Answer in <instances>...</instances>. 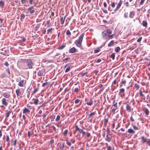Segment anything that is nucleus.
<instances>
[{"label":"nucleus","instance_id":"obj_7","mask_svg":"<svg viewBox=\"0 0 150 150\" xmlns=\"http://www.w3.org/2000/svg\"><path fill=\"white\" fill-rule=\"evenodd\" d=\"M123 87H120V89L119 90V94H121V96H124L125 95L124 92L125 91V89L122 88Z\"/></svg>","mask_w":150,"mask_h":150},{"label":"nucleus","instance_id":"obj_27","mask_svg":"<svg viewBox=\"0 0 150 150\" xmlns=\"http://www.w3.org/2000/svg\"><path fill=\"white\" fill-rule=\"evenodd\" d=\"M4 2L2 1H0V6L1 7H4Z\"/></svg>","mask_w":150,"mask_h":150},{"label":"nucleus","instance_id":"obj_44","mask_svg":"<svg viewBox=\"0 0 150 150\" xmlns=\"http://www.w3.org/2000/svg\"><path fill=\"white\" fill-rule=\"evenodd\" d=\"M147 144L150 146V139H148L146 142Z\"/></svg>","mask_w":150,"mask_h":150},{"label":"nucleus","instance_id":"obj_25","mask_svg":"<svg viewBox=\"0 0 150 150\" xmlns=\"http://www.w3.org/2000/svg\"><path fill=\"white\" fill-rule=\"evenodd\" d=\"M40 24H37L35 27L34 29L35 31L37 30L40 27Z\"/></svg>","mask_w":150,"mask_h":150},{"label":"nucleus","instance_id":"obj_41","mask_svg":"<svg viewBox=\"0 0 150 150\" xmlns=\"http://www.w3.org/2000/svg\"><path fill=\"white\" fill-rule=\"evenodd\" d=\"M108 122V119H105L104 121V125L105 126H106Z\"/></svg>","mask_w":150,"mask_h":150},{"label":"nucleus","instance_id":"obj_50","mask_svg":"<svg viewBox=\"0 0 150 150\" xmlns=\"http://www.w3.org/2000/svg\"><path fill=\"white\" fill-rule=\"evenodd\" d=\"M26 106L29 110H31V107L29 104H27Z\"/></svg>","mask_w":150,"mask_h":150},{"label":"nucleus","instance_id":"obj_31","mask_svg":"<svg viewBox=\"0 0 150 150\" xmlns=\"http://www.w3.org/2000/svg\"><path fill=\"white\" fill-rule=\"evenodd\" d=\"M120 48L119 47H117L115 48V51L116 52H118L120 51Z\"/></svg>","mask_w":150,"mask_h":150},{"label":"nucleus","instance_id":"obj_48","mask_svg":"<svg viewBox=\"0 0 150 150\" xmlns=\"http://www.w3.org/2000/svg\"><path fill=\"white\" fill-rule=\"evenodd\" d=\"M60 116L59 115H57L56 119H55L56 121H58L60 119Z\"/></svg>","mask_w":150,"mask_h":150},{"label":"nucleus","instance_id":"obj_20","mask_svg":"<svg viewBox=\"0 0 150 150\" xmlns=\"http://www.w3.org/2000/svg\"><path fill=\"white\" fill-rule=\"evenodd\" d=\"M30 112V110L28 109H27L26 108H25L23 110V113H24L26 112L29 113Z\"/></svg>","mask_w":150,"mask_h":150},{"label":"nucleus","instance_id":"obj_54","mask_svg":"<svg viewBox=\"0 0 150 150\" xmlns=\"http://www.w3.org/2000/svg\"><path fill=\"white\" fill-rule=\"evenodd\" d=\"M46 113V114H44L42 115L43 118H44L45 117L46 115L48 113V112L47 111Z\"/></svg>","mask_w":150,"mask_h":150},{"label":"nucleus","instance_id":"obj_45","mask_svg":"<svg viewBox=\"0 0 150 150\" xmlns=\"http://www.w3.org/2000/svg\"><path fill=\"white\" fill-rule=\"evenodd\" d=\"M70 67H67L65 70V72H67L69 71L70 70Z\"/></svg>","mask_w":150,"mask_h":150},{"label":"nucleus","instance_id":"obj_2","mask_svg":"<svg viewBox=\"0 0 150 150\" xmlns=\"http://www.w3.org/2000/svg\"><path fill=\"white\" fill-rule=\"evenodd\" d=\"M84 34L82 33L81 34L79 38L76 40L74 42L76 46L78 47H80L81 46V43L83 40Z\"/></svg>","mask_w":150,"mask_h":150},{"label":"nucleus","instance_id":"obj_34","mask_svg":"<svg viewBox=\"0 0 150 150\" xmlns=\"http://www.w3.org/2000/svg\"><path fill=\"white\" fill-rule=\"evenodd\" d=\"M115 54L114 53H112L110 55V57L112 58V59L114 60L115 59Z\"/></svg>","mask_w":150,"mask_h":150},{"label":"nucleus","instance_id":"obj_10","mask_svg":"<svg viewBox=\"0 0 150 150\" xmlns=\"http://www.w3.org/2000/svg\"><path fill=\"white\" fill-rule=\"evenodd\" d=\"M24 80H21L18 83V85L20 87H23L24 86L25 83H24Z\"/></svg>","mask_w":150,"mask_h":150},{"label":"nucleus","instance_id":"obj_16","mask_svg":"<svg viewBox=\"0 0 150 150\" xmlns=\"http://www.w3.org/2000/svg\"><path fill=\"white\" fill-rule=\"evenodd\" d=\"M65 143L63 142L60 144L59 147L60 149L62 150L65 147Z\"/></svg>","mask_w":150,"mask_h":150},{"label":"nucleus","instance_id":"obj_57","mask_svg":"<svg viewBox=\"0 0 150 150\" xmlns=\"http://www.w3.org/2000/svg\"><path fill=\"white\" fill-rule=\"evenodd\" d=\"M70 59V58L69 57H67V58H65V59H63L62 61L63 62H64L66 60H67Z\"/></svg>","mask_w":150,"mask_h":150},{"label":"nucleus","instance_id":"obj_22","mask_svg":"<svg viewBox=\"0 0 150 150\" xmlns=\"http://www.w3.org/2000/svg\"><path fill=\"white\" fill-rule=\"evenodd\" d=\"M128 132L129 133L131 134H134L135 133V131L132 129H129L128 130Z\"/></svg>","mask_w":150,"mask_h":150},{"label":"nucleus","instance_id":"obj_35","mask_svg":"<svg viewBox=\"0 0 150 150\" xmlns=\"http://www.w3.org/2000/svg\"><path fill=\"white\" fill-rule=\"evenodd\" d=\"M66 35L68 36H70L71 35V33L69 30H68L66 32Z\"/></svg>","mask_w":150,"mask_h":150},{"label":"nucleus","instance_id":"obj_43","mask_svg":"<svg viewBox=\"0 0 150 150\" xmlns=\"http://www.w3.org/2000/svg\"><path fill=\"white\" fill-rule=\"evenodd\" d=\"M115 3L114 2H112L111 3V6L112 8H114L115 6Z\"/></svg>","mask_w":150,"mask_h":150},{"label":"nucleus","instance_id":"obj_37","mask_svg":"<svg viewBox=\"0 0 150 150\" xmlns=\"http://www.w3.org/2000/svg\"><path fill=\"white\" fill-rule=\"evenodd\" d=\"M65 47V45H62L59 46V47H58L57 48V49H58L59 50H62L63 48H64Z\"/></svg>","mask_w":150,"mask_h":150},{"label":"nucleus","instance_id":"obj_33","mask_svg":"<svg viewBox=\"0 0 150 150\" xmlns=\"http://www.w3.org/2000/svg\"><path fill=\"white\" fill-rule=\"evenodd\" d=\"M53 29L52 28L48 29L47 30V34H49V33H52V31Z\"/></svg>","mask_w":150,"mask_h":150},{"label":"nucleus","instance_id":"obj_28","mask_svg":"<svg viewBox=\"0 0 150 150\" xmlns=\"http://www.w3.org/2000/svg\"><path fill=\"white\" fill-rule=\"evenodd\" d=\"M134 88H136V90H138L140 88V86L139 85L136 83L134 84Z\"/></svg>","mask_w":150,"mask_h":150},{"label":"nucleus","instance_id":"obj_4","mask_svg":"<svg viewBox=\"0 0 150 150\" xmlns=\"http://www.w3.org/2000/svg\"><path fill=\"white\" fill-rule=\"evenodd\" d=\"M8 100H6L5 98H3L1 100L2 104L5 106H6L8 104Z\"/></svg>","mask_w":150,"mask_h":150},{"label":"nucleus","instance_id":"obj_62","mask_svg":"<svg viewBox=\"0 0 150 150\" xmlns=\"http://www.w3.org/2000/svg\"><path fill=\"white\" fill-rule=\"evenodd\" d=\"M25 16L23 14H22L21 15V18L22 19H24L25 18Z\"/></svg>","mask_w":150,"mask_h":150},{"label":"nucleus","instance_id":"obj_3","mask_svg":"<svg viewBox=\"0 0 150 150\" xmlns=\"http://www.w3.org/2000/svg\"><path fill=\"white\" fill-rule=\"evenodd\" d=\"M122 0H120L119 3H118L116 8L114 10V13H115L116 11L119 10L122 4Z\"/></svg>","mask_w":150,"mask_h":150},{"label":"nucleus","instance_id":"obj_46","mask_svg":"<svg viewBox=\"0 0 150 150\" xmlns=\"http://www.w3.org/2000/svg\"><path fill=\"white\" fill-rule=\"evenodd\" d=\"M38 88L35 89L32 95L35 94L36 92L38 91Z\"/></svg>","mask_w":150,"mask_h":150},{"label":"nucleus","instance_id":"obj_56","mask_svg":"<svg viewBox=\"0 0 150 150\" xmlns=\"http://www.w3.org/2000/svg\"><path fill=\"white\" fill-rule=\"evenodd\" d=\"M145 0H141L140 4L141 5H142L144 3Z\"/></svg>","mask_w":150,"mask_h":150},{"label":"nucleus","instance_id":"obj_42","mask_svg":"<svg viewBox=\"0 0 150 150\" xmlns=\"http://www.w3.org/2000/svg\"><path fill=\"white\" fill-rule=\"evenodd\" d=\"M95 114V112H91L89 115V117L90 118L91 117H92L93 115H94Z\"/></svg>","mask_w":150,"mask_h":150},{"label":"nucleus","instance_id":"obj_24","mask_svg":"<svg viewBox=\"0 0 150 150\" xmlns=\"http://www.w3.org/2000/svg\"><path fill=\"white\" fill-rule=\"evenodd\" d=\"M139 95L140 96L143 97V98H142V99H144V100L145 99V96L144 94H143L142 91H141V90H140L139 91Z\"/></svg>","mask_w":150,"mask_h":150},{"label":"nucleus","instance_id":"obj_32","mask_svg":"<svg viewBox=\"0 0 150 150\" xmlns=\"http://www.w3.org/2000/svg\"><path fill=\"white\" fill-rule=\"evenodd\" d=\"M147 25V22L145 21H143L142 22V25L144 27H146Z\"/></svg>","mask_w":150,"mask_h":150},{"label":"nucleus","instance_id":"obj_47","mask_svg":"<svg viewBox=\"0 0 150 150\" xmlns=\"http://www.w3.org/2000/svg\"><path fill=\"white\" fill-rule=\"evenodd\" d=\"M80 101V100L79 99H76L75 100V103L76 104H77Z\"/></svg>","mask_w":150,"mask_h":150},{"label":"nucleus","instance_id":"obj_19","mask_svg":"<svg viewBox=\"0 0 150 150\" xmlns=\"http://www.w3.org/2000/svg\"><path fill=\"white\" fill-rule=\"evenodd\" d=\"M140 138L142 140V142L143 143H144L146 142L147 139L145 138L144 137H141Z\"/></svg>","mask_w":150,"mask_h":150},{"label":"nucleus","instance_id":"obj_26","mask_svg":"<svg viewBox=\"0 0 150 150\" xmlns=\"http://www.w3.org/2000/svg\"><path fill=\"white\" fill-rule=\"evenodd\" d=\"M134 12L133 11H131L130 12L129 17L130 18H132L134 16Z\"/></svg>","mask_w":150,"mask_h":150},{"label":"nucleus","instance_id":"obj_21","mask_svg":"<svg viewBox=\"0 0 150 150\" xmlns=\"http://www.w3.org/2000/svg\"><path fill=\"white\" fill-rule=\"evenodd\" d=\"M93 100L92 98H91L90 101L89 102H88L86 103V104L88 105L91 106L93 105Z\"/></svg>","mask_w":150,"mask_h":150},{"label":"nucleus","instance_id":"obj_17","mask_svg":"<svg viewBox=\"0 0 150 150\" xmlns=\"http://www.w3.org/2000/svg\"><path fill=\"white\" fill-rule=\"evenodd\" d=\"M143 110L145 113L146 115L147 116L149 115V111L147 108H144Z\"/></svg>","mask_w":150,"mask_h":150},{"label":"nucleus","instance_id":"obj_49","mask_svg":"<svg viewBox=\"0 0 150 150\" xmlns=\"http://www.w3.org/2000/svg\"><path fill=\"white\" fill-rule=\"evenodd\" d=\"M107 150H112V147L110 146H107Z\"/></svg>","mask_w":150,"mask_h":150},{"label":"nucleus","instance_id":"obj_64","mask_svg":"<svg viewBox=\"0 0 150 150\" xmlns=\"http://www.w3.org/2000/svg\"><path fill=\"white\" fill-rule=\"evenodd\" d=\"M54 142V139H52L50 141V143H51V144H52Z\"/></svg>","mask_w":150,"mask_h":150},{"label":"nucleus","instance_id":"obj_40","mask_svg":"<svg viewBox=\"0 0 150 150\" xmlns=\"http://www.w3.org/2000/svg\"><path fill=\"white\" fill-rule=\"evenodd\" d=\"M68 131L67 129H66L63 132V134L64 136H66L68 133Z\"/></svg>","mask_w":150,"mask_h":150},{"label":"nucleus","instance_id":"obj_60","mask_svg":"<svg viewBox=\"0 0 150 150\" xmlns=\"http://www.w3.org/2000/svg\"><path fill=\"white\" fill-rule=\"evenodd\" d=\"M133 128L134 130H137L139 129L138 128L135 126H133Z\"/></svg>","mask_w":150,"mask_h":150},{"label":"nucleus","instance_id":"obj_11","mask_svg":"<svg viewBox=\"0 0 150 150\" xmlns=\"http://www.w3.org/2000/svg\"><path fill=\"white\" fill-rule=\"evenodd\" d=\"M126 83V80H122L120 82V87H123V85L124 86H125V84Z\"/></svg>","mask_w":150,"mask_h":150},{"label":"nucleus","instance_id":"obj_58","mask_svg":"<svg viewBox=\"0 0 150 150\" xmlns=\"http://www.w3.org/2000/svg\"><path fill=\"white\" fill-rule=\"evenodd\" d=\"M75 128L76 129V131L79 130L80 129L78 127V126L77 125H76L75 126Z\"/></svg>","mask_w":150,"mask_h":150},{"label":"nucleus","instance_id":"obj_53","mask_svg":"<svg viewBox=\"0 0 150 150\" xmlns=\"http://www.w3.org/2000/svg\"><path fill=\"white\" fill-rule=\"evenodd\" d=\"M142 37H139L137 40V42H140V41H141V40L142 39Z\"/></svg>","mask_w":150,"mask_h":150},{"label":"nucleus","instance_id":"obj_39","mask_svg":"<svg viewBox=\"0 0 150 150\" xmlns=\"http://www.w3.org/2000/svg\"><path fill=\"white\" fill-rule=\"evenodd\" d=\"M106 33H107L110 34L112 33V30H111L108 29L106 30Z\"/></svg>","mask_w":150,"mask_h":150},{"label":"nucleus","instance_id":"obj_59","mask_svg":"<svg viewBox=\"0 0 150 150\" xmlns=\"http://www.w3.org/2000/svg\"><path fill=\"white\" fill-rule=\"evenodd\" d=\"M127 13H125L124 14V17L125 18H127Z\"/></svg>","mask_w":150,"mask_h":150},{"label":"nucleus","instance_id":"obj_14","mask_svg":"<svg viewBox=\"0 0 150 150\" xmlns=\"http://www.w3.org/2000/svg\"><path fill=\"white\" fill-rule=\"evenodd\" d=\"M16 93L17 97L19 96L21 94L20 89L19 88H18L16 89Z\"/></svg>","mask_w":150,"mask_h":150},{"label":"nucleus","instance_id":"obj_55","mask_svg":"<svg viewBox=\"0 0 150 150\" xmlns=\"http://www.w3.org/2000/svg\"><path fill=\"white\" fill-rule=\"evenodd\" d=\"M86 134H87V137H88L91 136V134H90V133H89V132H87L86 133Z\"/></svg>","mask_w":150,"mask_h":150},{"label":"nucleus","instance_id":"obj_61","mask_svg":"<svg viewBox=\"0 0 150 150\" xmlns=\"http://www.w3.org/2000/svg\"><path fill=\"white\" fill-rule=\"evenodd\" d=\"M125 6L126 7H128L129 6V3L128 2H126L125 3Z\"/></svg>","mask_w":150,"mask_h":150},{"label":"nucleus","instance_id":"obj_12","mask_svg":"<svg viewBox=\"0 0 150 150\" xmlns=\"http://www.w3.org/2000/svg\"><path fill=\"white\" fill-rule=\"evenodd\" d=\"M66 17V16H64V18H63V17H60V21L61 22V24H62L63 25L64 24V21Z\"/></svg>","mask_w":150,"mask_h":150},{"label":"nucleus","instance_id":"obj_38","mask_svg":"<svg viewBox=\"0 0 150 150\" xmlns=\"http://www.w3.org/2000/svg\"><path fill=\"white\" fill-rule=\"evenodd\" d=\"M100 50V49L99 48H97V49L95 50L94 51V53H97L99 52Z\"/></svg>","mask_w":150,"mask_h":150},{"label":"nucleus","instance_id":"obj_23","mask_svg":"<svg viewBox=\"0 0 150 150\" xmlns=\"http://www.w3.org/2000/svg\"><path fill=\"white\" fill-rule=\"evenodd\" d=\"M3 96L7 98H8L10 96V95L9 94L7 93H4L3 94Z\"/></svg>","mask_w":150,"mask_h":150},{"label":"nucleus","instance_id":"obj_51","mask_svg":"<svg viewBox=\"0 0 150 150\" xmlns=\"http://www.w3.org/2000/svg\"><path fill=\"white\" fill-rule=\"evenodd\" d=\"M80 90V89H79V88H75L74 91L76 92H78Z\"/></svg>","mask_w":150,"mask_h":150},{"label":"nucleus","instance_id":"obj_13","mask_svg":"<svg viewBox=\"0 0 150 150\" xmlns=\"http://www.w3.org/2000/svg\"><path fill=\"white\" fill-rule=\"evenodd\" d=\"M126 108L128 112H129L131 111V107L129 104H127Z\"/></svg>","mask_w":150,"mask_h":150},{"label":"nucleus","instance_id":"obj_52","mask_svg":"<svg viewBox=\"0 0 150 150\" xmlns=\"http://www.w3.org/2000/svg\"><path fill=\"white\" fill-rule=\"evenodd\" d=\"M16 139H15L14 140V142H13L12 143V145L15 146L16 145Z\"/></svg>","mask_w":150,"mask_h":150},{"label":"nucleus","instance_id":"obj_29","mask_svg":"<svg viewBox=\"0 0 150 150\" xmlns=\"http://www.w3.org/2000/svg\"><path fill=\"white\" fill-rule=\"evenodd\" d=\"M105 140L108 142H110L111 141V139L108 136V134H107L106 136Z\"/></svg>","mask_w":150,"mask_h":150},{"label":"nucleus","instance_id":"obj_5","mask_svg":"<svg viewBox=\"0 0 150 150\" xmlns=\"http://www.w3.org/2000/svg\"><path fill=\"white\" fill-rule=\"evenodd\" d=\"M34 6H31L27 9V11L29 12L30 14H32L35 13V10L33 9Z\"/></svg>","mask_w":150,"mask_h":150},{"label":"nucleus","instance_id":"obj_6","mask_svg":"<svg viewBox=\"0 0 150 150\" xmlns=\"http://www.w3.org/2000/svg\"><path fill=\"white\" fill-rule=\"evenodd\" d=\"M117 103L116 102L115 103L113 104L111 108L113 107V109L112 110V113H115L116 110L117 109Z\"/></svg>","mask_w":150,"mask_h":150},{"label":"nucleus","instance_id":"obj_1","mask_svg":"<svg viewBox=\"0 0 150 150\" xmlns=\"http://www.w3.org/2000/svg\"><path fill=\"white\" fill-rule=\"evenodd\" d=\"M33 62L30 59H25L21 64L22 68L23 69H32L33 68Z\"/></svg>","mask_w":150,"mask_h":150},{"label":"nucleus","instance_id":"obj_15","mask_svg":"<svg viewBox=\"0 0 150 150\" xmlns=\"http://www.w3.org/2000/svg\"><path fill=\"white\" fill-rule=\"evenodd\" d=\"M11 112L12 111L11 110H10L8 111H6V112L5 113L6 118H8L9 117L10 114Z\"/></svg>","mask_w":150,"mask_h":150},{"label":"nucleus","instance_id":"obj_36","mask_svg":"<svg viewBox=\"0 0 150 150\" xmlns=\"http://www.w3.org/2000/svg\"><path fill=\"white\" fill-rule=\"evenodd\" d=\"M66 142L67 144L68 145H69V146H71V143L70 142L69 140L67 139L66 140Z\"/></svg>","mask_w":150,"mask_h":150},{"label":"nucleus","instance_id":"obj_18","mask_svg":"<svg viewBox=\"0 0 150 150\" xmlns=\"http://www.w3.org/2000/svg\"><path fill=\"white\" fill-rule=\"evenodd\" d=\"M33 101L34 104L35 105H38L39 101V100L38 99L33 98Z\"/></svg>","mask_w":150,"mask_h":150},{"label":"nucleus","instance_id":"obj_8","mask_svg":"<svg viewBox=\"0 0 150 150\" xmlns=\"http://www.w3.org/2000/svg\"><path fill=\"white\" fill-rule=\"evenodd\" d=\"M45 72V69H42L41 70H39L38 73V76H41L43 75Z\"/></svg>","mask_w":150,"mask_h":150},{"label":"nucleus","instance_id":"obj_9","mask_svg":"<svg viewBox=\"0 0 150 150\" xmlns=\"http://www.w3.org/2000/svg\"><path fill=\"white\" fill-rule=\"evenodd\" d=\"M77 51V50L75 47H73L70 48L69 51V53H75Z\"/></svg>","mask_w":150,"mask_h":150},{"label":"nucleus","instance_id":"obj_30","mask_svg":"<svg viewBox=\"0 0 150 150\" xmlns=\"http://www.w3.org/2000/svg\"><path fill=\"white\" fill-rule=\"evenodd\" d=\"M114 43V41L113 40L111 41L110 42L108 45V47L111 46L112 45H113Z\"/></svg>","mask_w":150,"mask_h":150},{"label":"nucleus","instance_id":"obj_63","mask_svg":"<svg viewBox=\"0 0 150 150\" xmlns=\"http://www.w3.org/2000/svg\"><path fill=\"white\" fill-rule=\"evenodd\" d=\"M52 127L53 130H54V131H56V128L54 126V125L52 126Z\"/></svg>","mask_w":150,"mask_h":150}]
</instances>
